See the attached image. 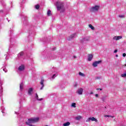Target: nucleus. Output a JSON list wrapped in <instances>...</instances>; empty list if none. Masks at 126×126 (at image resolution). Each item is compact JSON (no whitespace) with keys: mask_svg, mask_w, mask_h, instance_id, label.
<instances>
[{"mask_svg":"<svg viewBox=\"0 0 126 126\" xmlns=\"http://www.w3.org/2000/svg\"><path fill=\"white\" fill-rule=\"evenodd\" d=\"M55 5H56L58 10H61V12H63L64 11V6L63 2L58 1L55 3Z\"/></svg>","mask_w":126,"mask_h":126,"instance_id":"1","label":"nucleus"},{"mask_svg":"<svg viewBox=\"0 0 126 126\" xmlns=\"http://www.w3.org/2000/svg\"><path fill=\"white\" fill-rule=\"evenodd\" d=\"M39 121V118H29L27 122H26V125L27 126L32 125L31 124H34V123H37Z\"/></svg>","mask_w":126,"mask_h":126,"instance_id":"2","label":"nucleus"},{"mask_svg":"<svg viewBox=\"0 0 126 126\" xmlns=\"http://www.w3.org/2000/svg\"><path fill=\"white\" fill-rule=\"evenodd\" d=\"M99 8H100V6L95 5L91 8V11L92 12H96V11H98V10H99Z\"/></svg>","mask_w":126,"mask_h":126,"instance_id":"3","label":"nucleus"},{"mask_svg":"<svg viewBox=\"0 0 126 126\" xmlns=\"http://www.w3.org/2000/svg\"><path fill=\"white\" fill-rule=\"evenodd\" d=\"M90 121H92V122H95L97 123L98 122V120L97 119L94 118V117H90L86 120V123H88L90 122Z\"/></svg>","mask_w":126,"mask_h":126,"instance_id":"4","label":"nucleus"},{"mask_svg":"<svg viewBox=\"0 0 126 126\" xmlns=\"http://www.w3.org/2000/svg\"><path fill=\"white\" fill-rule=\"evenodd\" d=\"M102 63V61H95L93 63V66L94 67H96V66H98V64H100Z\"/></svg>","mask_w":126,"mask_h":126,"instance_id":"5","label":"nucleus"},{"mask_svg":"<svg viewBox=\"0 0 126 126\" xmlns=\"http://www.w3.org/2000/svg\"><path fill=\"white\" fill-rule=\"evenodd\" d=\"M123 38L122 36H115L113 37V40H115V41H119V40H121Z\"/></svg>","mask_w":126,"mask_h":126,"instance_id":"6","label":"nucleus"},{"mask_svg":"<svg viewBox=\"0 0 126 126\" xmlns=\"http://www.w3.org/2000/svg\"><path fill=\"white\" fill-rule=\"evenodd\" d=\"M2 84H3V82L0 80V95H1V93H2Z\"/></svg>","mask_w":126,"mask_h":126,"instance_id":"7","label":"nucleus"},{"mask_svg":"<svg viewBox=\"0 0 126 126\" xmlns=\"http://www.w3.org/2000/svg\"><path fill=\"white\" fill-rule=\"evenodd\" d=\"M93 59V55L92 54H89L88 57V60L89 62H91Z\"/></svg>","mask_w":126,"mask_h":126,"instance_id":"8","label":"nucleus"},{"mask_svg":"<svg viewBox=\"0 0 126 126\" xmlns=\"http://www.w3.org/2000/svg\"><path fill=\"white\" fill-rule=\"evenodd\" d=\"M40 84L42 86L40 88V90H42L43 88L44 87V86H45V85H44V79H41V80L40 81Z\"/></svg>","mask_w":126,"mask_h":126,"instance_id":"9","label":"nucleus"},{"mask_svg":"<svg viewBox=\"0 0 126 126\" xmlns=\"http://www.w3.org/2000/svg\"><path fill=\"white\" fill-rule=\"evenodd\" d=\"M25 68V67L24 66V65H21L19 67L18 69L19 71H22V70H24Z\"/></svg>","mask_w":126,"mask_h":126,"instance_id":"10","label":"nucleus"},{"mask_svg":"<svg viewBox=\"0 0 126 126\" xmlns=\"http://www.w3.org/2000/svg\"><path fill=\"white\" fill-rule=\"evenodd\" d=\"M83 92V89L82 88H80L78 90L77 93L79 95H82V93Z\"/></svg>","mask_w":126,"mask_h":126,"instance_id":"11","label":"nucleus"},{"mask_svg":"<svg viewBox=\"0 0 126 126\" xmlns=\"http://www.w3.org/2000/svg\"><path fill=\"white\" fill-rule=\"evenodd\" d=\"M32 92H33V88H30L28 90V94L29 95H32Z\"/></svg>","mask_w":126,"mask_h":126,"instance_id":"12","label":"nucleus"},{"mask_svg":"<svg viewBox=\"0 0 126 126\" xmlns=\"http://www.w3.org/2000/svg\"><path fill=\"white\" fill-rule=\"evenodd\" d=\"M82 119V116L79 115L75 117V120H76V121H80V120H81Z\"/></svg>","mask_w":126,"mask_h":126,"instance_id":"13","label":"nucleus"},{"mask_svg":"<svg viewBox=\"0 0 126 126\" xmlns=\"http://www.w3.org/2000/svg\"><path fill=\"white\" fill-rule=\"evenodd\" d=\"M75 35H76L75 33H74V34L71 35L69 37L68 40H69V41H70V40H72V39H73V38H74V37H75Z\"/></svg>","mask_w":126,"mask_h":126,"instance_id":"14","label":"nucleus"},{"mask_svg":"<svg viewBox=\"0 0 126 126\" xmlns=\"http://www.w3.org/2000/svg\"><path fill=\"white\" fill-rule=\"evenodd\" d=\"M83 41H88L90 40V37L89 36H85L83 38Z\"/></svg>","mask_w":126,"mask_h":126,"instance_id":"15","label":"nucleus"},{"mask_svg":"<svg viewBox=\"0 0 126 126\" xmlns=\"http://www.w3.org/2000/svg\"><path fill=\"white\" fill-rule=\"evenodd\" d=\"M23 55H24V52H21L19 53V54L18 55V58H20L22 57L23 56Z\"/></svg>","mask_w":126,"mask_h":126,"instance_id":"16","label":"nucleus"},{"mask_svg":"<svg viewBox=\"0 0 126 126\" xmlns=\"http://www.w3.org/2000/svg\"><path fill=\"white\" fill-rule=\"evenodd\" d=\"M35 99L37 100V101H42V100H43V98H41L40 99L38 98V94H35Z\"/></svg>","mask_w":126,"mask_h":126,"instance_id":"17","label":"nucleus"},{"mask_svg":"<svg viewBox=\"0 0 126 126\" xmlns=\"http://www.w3.org/2000/svg\"><path fill=\"white\" fill-rule=\"evenodd\" d=\"M23 86H24V84L23 83H22L20 84V90H23Z\"/></svg>","mask_w":126,"mask_h":126,"instance_id":"18","label":"nucleus"},{"mask_svg":"<svg viewBox=\"0 0 126 126\" xmlns=\"http://www.w3.org/2000/svg\"><path fill=\"white\" fill-rule=\"evenodd\" d=\"M105 118H112V119L115 118V116H111V115H104Z\"/></svg>","mask_w":126,"mask_h":126,"instance_id":"19","label":"nucleus"},{"mask_svg":"<svg viewBox=\"0 0 126 126\" xmlns=\"http://www.w3.org/2000/svg\"><path fill=\"white\" fill-rule=\"evenodd\" d=\"M47 14L48 16H51L52 15V12L50 10H48Z\"/></svg>","mask_w":126,"mask_h":126,"instance_id":"20","label":"nucleus"},{"mask_svg":"<svg viewBox=\"0 0 126 126\" xmlns=\"http://www.w3.org/2000/svg\"><path fill=\"white\" fill-rule=\"evenodd\" d=\"M70 123L67 122L65 123H64L63 124V126H70Z\"/></svg>","mask_w":126,"mask_h":126,"instance_id":"21","label":"nucleus"},{"mask_svg":"<svg viewBox=\"0 0 126 126\" xmlns=\"http://www.w3.org/2000/svg\"><path fill=\"white\" fill-rule=\"evenodd\" d=\"M58 76V74H54L51 78H50L51 80H53V79H55V77Z\"/></svg>","mask_w":126,"mask_h":126,"instance_id":"22","label":"nucleus"},{"mask_svg":"<svg viewBox=\"0 0 126 126\" xmlns=\"http://www.w3.org/2000/svg\"><path fill=\"white\" fill-rule=\"evenodd\" d=\"M89 27L91 29H92V30H94V29H95V28H94V27H93L91 24L89 25Z\"/></svg>","mask_w":126,"mask_h":126,"instance_id":"23","label":"nucleus"},{"mask_svg":"<svg viewBox=\"0 0 126 126\" xmlns=\"http://www.w3.org/2000/svg\"><path fill=\"white\" fill-rule=\"evenodd\" d=\"M79 75H80L81 76H83V77L85 76V74H84L83 73H82L81 72H79Z\"/></svg>","mask_w":126,"mask_h":126,"instance_id":"24","label":"nucleus"},{"mask_svg":"<svg viewBox=\"0 0 126 126\" xmlns=\"http://www.w3.org/2000/svg\"><path fill=\"white\" fill-rule=\"evenodd\" d=\"M71 107H73V108H76V103H72L71 104Z\"/></svg>","mask_w":126,"mask_h":126,"instance_id":"25","label":"nucleus"},{"mask_svg":"<svg viewBox=\"0 0 126 126\" xmlns=\"http://www.w3.org/2000/svg\"><path fill=\"white\" fill-rule=\"evenodd\" d=\"M107 98V96H104L103 97H102V100L103 101V102H106V98Z\"/></svg>","mask_w":126,"mask_h":126,"instance_id":"26","label":"nucleus"},{"mask_svg":"<svg viewBox=\"0 0 126 126\" xmlns=\"http://www.w3.org/2000/svg\"><path fill=\"white\" fill-rule=\"evenodd\" d=\"M121 77H126V72L121 74Z\"/></svg>","mask_w":126,"mask_h":126,"instance_id":"27","label":"nucleus"},{"mask_svg":"<svg viewBox=\"0 0 126 126\" xmlns=\"http://www.w3.org/2000/svg\"><path fill=\"white\" fill-rule=\"evenodd\" d=\"M36 9H39V8H40V6L38 4L36 5L35 6Z\"/></svg>","mask_w":126,"mask_h":126,"instance_id":"28","label":"nucleus"},{"mask_svg":"<svg viewBox=\"0 0 126 126\" xmlns=\"http://www.w3.org/2000/svg\"><path fill=\"white\" fill-rule=\"evenodd\" d=\"M3 70L4 71V72H7V69H6V68H4Z\"/></svg>","mask_w":126,"mask_h":126,"instance_id":"29","label":"nucleus"},{"mask_svg":"<svg viewBox=\"0 0 126 126\" xmlns=\"http://www.w3.org/2000/svg\"><path fill=\"white\" fill-rule=\"evenodd\" d=\"M4 56L5 57V60H8V56H7V55H5Z\"/></svg>","mask_w":126,"mask_h":126,"instance_id":"30","label":"nucleus"},{"mask_svg":"<svg viewBox=\"0 0 126 126\" xmlns=\"http://www.w3.org/2000/svg\"><path fill=\"white\" fill-rule=\"evenodd\" d=\"M119 17H120V18H124V17H125V16H124V15H119Z\"/></svg>","mask_w":126,"mask_h":126,"instance_id":"31","label":"nucleus"},{"mask_svg":"<svg viewBox=\"0 0 126 126\" xmlns=\"http://www.w3.org/2000/svg\"><path fill=\"white\" fill-rule=\"evenodd\" d=\"M1 109L2 110L1 112L3 113L4 112H3V109H4L3 107H1Z\"/></svg>","mask_w":126,"mask_h":126,"instance_id":"32","label":"nucleus"},{"mask_svg":"<svg viewBox=\"0 0 126 126\" xmlns=\"http://www.w3.org/2000/svg\"><path fill=\"white\" fill-rule=\"evenodd\" d=\"M96 90H97V91L100 90V91H102V89L97 88V89H96Z\"/></svg>","mask_w":126,"mask_h":126,"instance_id":"33","label":"nucleus"},{"mask_svg":"<svg viewBox=\"0 0 126 126\" xmlns=\"http://www.w3.org/2000/svg\"><path fill=\"white\" fill-rule=\"evenodd\" d=\"M126 53H123V57H126Z\"/></svg>","mask_w":126,"mask_h":126,"instance_id":"34","label":"nucleus"},{"mask_svg":"<svg viewBox=\"0 0 126 126\" xmlns=\"http://www.w3.org/2000/svg\"><path fill=\"white\" fill-rule=\"evenodd\" d=\"M95 96L96 97H99V95H98V94H95Z\"/></svg>","mask_w":126,"mask_h":126,"instance_id":"35","label":"nucleus"},{"mask_svg":"<svg viewBox=\"0 0 126 126\" xmlns=\"http://www.w3.org/2000/svg\"><path fill=\"white\" fill-rule=\"evenodd\" d=\"M23 19H24V20L27 21V18H23Z\"/></svg>","mask_w":126,"mask_h":126,"instance_id":"36","label":"nucleus"},{"mask_svg":"<svg viewBox=\"0 0 126 126\" xmlns=\"http://www.w3.org/2000/svg\"><path fill=\"white\" fill-rule=\"evenodd\" d=\"M114 53H118V50H115L114 51Z\"/></svg>","mask_w":126,"mask_h":126,"instance_id":"37","label":"nucleus"},{"mask_svg":"<svg viewBox=\"0 0 126 126\" xmlns=\"http://www.w3.org/2000/svg\"><path fill=\"white\" fill-rule=\"evenodd\" d=\"M76 86H77V83H75V85H74V87H76Z\"/></svg>","mask_w":126,"mask_h":126,"instance_id":"38","label":"nucleus"},{"mask_svg":"<svg viewBox=\"0 0 126 126\" xmlns=\"http://www.w3.org/2000/svg\"><path fill=\"white\" fill-rule=\"evenodd\" d=\"M90 94L91 95H92V94H93V92H91L90 93Z\"/></svg>","mask_w":126,"mask_h":126,"instance_id":"39","label":"nucleus"},{"mask_svg":"<svg viewBox=\"0 0 126 126\" xmlns=\"http://www.w3.org/2000/svg\"><path fill=\"white\" fill-rule=\"evenodd\" d=\"M74 59H76V56H73Z\"/></svg>","mask_w":126,"mask_h":126,"instance_id":"40","label":"nucleus"},{"mask_svg":"<svg viewBox=\"0 0 126 126\" xmlns=\"http://www.w3.org/2000/svg\"><path fill=\"white\" fill-rule=\"evenodd\" d=\"M116 58H118V57H119V56L118 55H116Z\"/></svg>","mask_w":126,"mask_h":126,"instance_id":"41","label":"nucleus"},{"mask_svg":"<svg viewBox=\"0 0 126 126\" xmlns=\"http://www.w3.org/2000/svg\"><path fill=\"white\" fill-rule=\"evenodd\" d=\"M15 114H16V115H17L18 112H15Z\"/></svg>","mask_w":126,"mask_h":126,"instance_id":"42","label":"nucleus"},{"mask_svg":"<svg viewBox=\"0 0 126 126\" xmlns=\"http://www.w3.org/2000/svg\"><path fill=\"white\" fill-rule=\"evenodd\" d=\"M30 126H36L35 125H30Z\"/></svg>","mask_w":126,"mask_h":126,"instance_id":"43","label":"nucleus"},{"mask_svg":"<svg viewBox=\"0 0 126 126\" xmlns=\"http://www.w3.org/2000/svg\"><path fill=\"white\" fill-rule=\"evenodd\" d=\"M0 12H3L2 10L0 11Z\"/></svg>","mask_w":126,"mask_h":126,"instance_id":"44","label":"nucleus"}]
</instances>
